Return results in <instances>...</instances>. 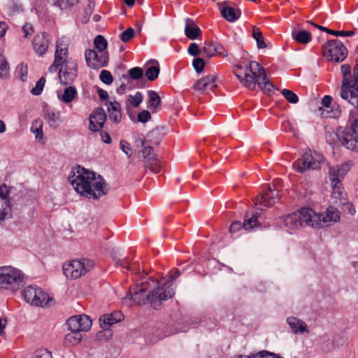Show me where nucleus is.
I'll use <instances>...</instances> for the list:
<instances>
[{"label": "nucleus", "instance_id": "23", "mask_svg": "<svg viewBox=\"0 0 358 358\" xmlns=\"http://www.w3.org/2000/svg\"><path fill=\"white\" fill-rule=\"evenodd\" d=\"M185 34L188 38L195 40L201 34V31L192 19L187 18L185 20Z\"/></svg>", "mask_w": 358, "mask_h": 358}, {"label": "nucleus", "instance_id": "2", "mask_svg": "<svg viewBox=\"0 0 358 358\" xmlns=\"http://www.w3.org/2000/svg\"><path fill=\"white\" fill-rule=\"evenodd\" d=\"M156 287H154L148 294H146L148 289V282L143 281L141 285H136L134 288L133 293H130L131 298L133 301L138 304H145L148 301L152 307L157 309L162 301L171 299L175 294V289L169 280L165 278L159 281L151 280Z\"/></svg>", "mask_w": 358, "mask_h": 358}, {"label": "nucleus", "instance_id": "21", "mask_svg": "<svg viewBox=\"0 0 358 358\" xmlns=\"http://www.w3.org/2000/svg\"><path fill=\"white\" fill-rule=\"evenodd\" d=\"M33 46L35 52L39 56H42L47 51L50 41L46 34L36 35L33 39Z\"/></svg>", "mask_w": 358, "mask_h": 358}, {"label": "nucleus", "instance_id": "60", "mask_svg": "<svg viewBox=\"0 0 358 358\" xmlns=\"http://www.w3.org/2000/svg\"><path fill=\"white\" fill-rule=\"evenodd\" d=\"M250 358H269L270 357H275L274 353L269 352L268 351H261L255 355H251L249 356Z\"/></svg>", "mask_w": 358, "mask_h": 358}, {"label": "nucleus", "instance_id": "42", "mask_svg": "<svg viewBox=\"0 0 358 358\" xmlns=\"http://www.w3.org/2000/svg\"><path fill=\"white\" fill-rule=\"evenodd\" d=\"M31 131L35 134L36 139L41 140L43 138L42 123L41 121H34L31 124Z\"/></svg>", "mask_w": 358, "mask_h": 358}, {"label": "nucleus", "instance_id": "14", "mask_svg": "<svg viewBox=\"0 0 358 358\" xmlns=\"http://www.w3.org/2000/svg\"><path fill=\"white\" fill-rule=\"evenodd\" d=\"M241 66L234 67V73L238 78L240 82L247 88L253 90L255 88L257 82L256 76L250 71V66L244 71Z\"/></svg>", "mask_w": 358, "mask_h": 358}, {"label": "nucleus", "instance_id": "16", "mask_svg": "<svg viewBox=\"0 0 358 358\" xmlns=\"http://www.w3.org/2000/svg\"><path fill=\"white\" fill-rule=\"evenodd\" d=\"M77 64L73 62H66L59 69V77L62 84L69 85L76 77Z\"/></svg>", "mask_w": 358, "mask_h": 358}, {"label": "nucleus", "instance_id": "59", "mask_svg": "<svg viewBox=\"0 0 358 358\" xmlns=\"http://www.w3.org/2000/svg\"><path fill=\"white\" fill-rule=\"evenodd\" d=\"M206 83H205V80H203V78H201L194 85V88L195 90L199 91V92H203L205 90H209L207 87Z\"/></svg>", "mask_w": 358, "mask_h": 358}, {"label": "nucleus", "instance_id": "4", "mask_svg": "<svg viewBox=\"0 0 358 358\" xmlns=\"http://www.w3.org/2000/svg\"><path fill=\"white\" fill-rule=\"evenodd\" d=\"M26 282L24 273L11 266H0V288L15 292Z\"/></svg>", "mask_w": 358, "mask_h": 358}, {"label": "nucleus", "instance_id": "43", "mask_svg": "<svg viewBox=\"0 0 358 358\" xmlns=\"http://www.w3.org/2000/svg\"><path fill=\"white\" fill-rule=\"evenodd\" d=\"M332 183V196L336 199H343L345 196V193L343 191V188L342 187L341 182H339L338 184L336 182Z\"/></svg>", "mask_w": 358, "mask_h": 358}, {"label": "nucleus", "instance_id": "37", "mask_svg": "<svg viewBox=\"0 0 358 358\" xmlns=\"http://www.w3.org/2000/svg\"><path fill=\"white\" fill-rule=\"evenodd\" d=\"M79 326L80 325V333L87 331L92 327V320L86 315H78Z\"/></svg>", "mask_w": 358, "mask_h": 358}, {"label": "nucleus", "instance_id": "31", "mask_svg": "<svg viewBox=\"0 0 358 358\" xmlns=\"http://www.w3.org/2000/svg\"><path fill=\"white\" fill-rule=\"evenodd\" d=\"M148 96L147 107L154 111L161 103L160 97L159 94L153 90H149L148 92Z\"/></svg>", "mask_w": 358, "mask_h": 358}, {"label": "nucleus", "instance_id": "11", "mask_svg": "<svg viewBox=\"0 0 358 358\" xmlns=\"http://www.w3.org/2000/svg\"><path fill=\"white\" fill-rule=\"evenodd\" d=\"M280 194L278 189L268 187L266 191L257 196L254 203L258 210H263L266 208L273 206L280 199Z\"/></svg>", "mask_w": 358, "mask_h": 358}, {"label": "nucleus", "instance_id": "47", "mask_svg": "<svg viewBox=\"0 0 358 358\" xmlns=\"http://www.w3.org/2000/svg\"><path fill=\"white\" fill-rule=\"evenodd\" d=\"M78 324V315L71 317L67 321V324L70 331L80 332V325L79 326Z\"/></svg>", "mask_w": 358, "mask_h": 358}, {"label": "nucleus", "instance_id": "13", "mask_svg": "<svg viewBox=\"0 0 358 358\" xmlns=\"http://www.w3.org/2000/svg\"><path fill=\"white\" fill-rule=\"evenodd\" d=\"M250 71L256 76L258 86L264 92H271L273 85L268 80L264 69L257 62L252 61L250 63Z\"/></svg>", "mask_w": 358, "mask_h": 358}, {"label": "nucleus", "instance_id": "5", "mask_svg": "<svg viewBox=\"0 0 358 358\" xmlns=\"http://www.w3.org/2000/svg\"><path fill=\"white\" fill-rule=\"evenodd\" d=\"M318 221L315 212L309 208H301L283 217L284 225L289 230L298 229L303 226L313 227L320 223Z\"/></svg>", "mask_w": 358, "mask_h": 358}, {"label": "nucleus", "instance_id": "45", "mask_svg": "<svg viewBox=\"0 0 358 358\" xmlns=\"http://www.w3.org/2000/svg\"><path fill=\"white\" fill-rule=\"evenodd\" d=\"M215 45L216 43H205L203 47V52L208 58H210L216 55Z\"/></svg>", "mask_w": 358, "mask_h": 358}, {"label": "nucleus", "instance_id": "12", "mask_svg": "<svg viewBox=\"0 0 358 358\" xmlns=\"http://www.w3.org/2000/svg\"><path fill=\"white\" fill-rule=\"evenodd\" d=\"M11 187L3 184L0 185V221L9 217L12 211V203L10 197Z\"/></svg>", "mask_w": 358, "mask_h": 358}, {"label": "nucleus", "instance_id": "46", "mask_svg": "<svg viewBox=\"0 0 358 358\" xmlns=\"http://www.w3.org/2000/svg\"><path fill=\"white\" fill-rule=\"evenodd\" d=\"M59 115L60 114L59 112L56 113L53 110H48L46 111L44 117L50 126H54L57 120L59 118Z\"/></svg>", "mask_w": 358, "mask_h": 358}, {"label": "nucleus", "instance_id": "52", "mask_svg": "<svg viewBox=\"0 0 358 358\" xmlns=\"http://www.w3.org/2000/svg\"><path fill=\"white\" fill-rule=\"evenodd\" d=\"M192 65L196 72L200 73L204 69L205 62L202 58L196 57L193 59Z\"/></svg>", "mask_w": 358, "mask_h": 358}, {"label": "nucleus", "instance_id": "61", "mask_svg": "<svg viewBox=\"0 0 358 358\" xmlns=\"http://www.w3.org/2000/svg\"><path fill=\"white\" fill-rule=\"evenodd\" d=\"M329 34L336 36H352L355 34L353 31H329Z\"/></svg>", "mask_w": 358, "mask_h": 358}, {"label": "nucleus", "instance_id": "48", "mask_svg": "<svg viewBox=\"0 0 358 358\" xmlns=\"http://www.w3.org/2000/svg\"><path fill=\"white\" fill-rule=\"evenodd\" d=\"M281 94L291 103H296L299 101L298 96L289 90L283 89Z\"/></svg>", "mask_w": 358, "mask_h": 358}, {"label": "nucleus", "instance_id": "30", "mask_svg": "<svg viewBox=\"0 0 358 358\" xmlns=\"http://www.w3.org/2000/svg\"><path fill=\"white\" fill-rule=\"evenodd\" d=\"M292 36L296 42L302 44H307L311 41V34L307 31H293Z\"/></svg>", "mask_w": 358, "mask_h": 358}, {"label": "nucleus", "instance_id": "22", "mask_svg": "<svg viewBox=\"0 0 358 358\" xmlns=\"http://www.w3.org/2000/svg\"><path fill=\"white\" fill-rule=\"evenodd\" d=\"M124 315L120 311H115L110 314H105L99 317L100 326L103 329H107L113 324L121 322Z\"/></svg>", "mask_w": 358, "mask_h": 358}, {"label": "nucleus", "instance_id": "3", "mask_svg": "<svg viewBox=\"0 0 358 358\" xmlns=\"http://www.w3.org/2000/svg\"><path fill=\"white\" fill-rule=\"evenodd\" d=\"M336 136L347 149L358 152V108L350 111L347 126L337 131Z\"/></svg>", "mask_w": 358, "mask_h": 358}, {"label": "nucleus", "instance_id": "25", "mask_svg": "<svg viewBox=\"0 0 358 358\" xmlns=\"http://www.w3.org/2000/svg\"><path fill=\"white\" fill-rule=\"evenodd\" d=\"M287 322L294 334L308 332L306 324L297 317H289L287 319Z\"/></svg>", "mask_w": 358, "mask_h": 358}, {"label": "nucleus", "instance_id": "9", "mask_svg": "<svg viewBox=\"0 0 358 358\" xmlns=\"http://www.w3.org/2000/svg\"><path fill=\"white\" fill-rule=\"evenodd\" d=\"M323 54L331 61L341 62L346 58L348 50L341 41L334 39L323 46Z\"/></svg>", "mask_w": 358, "mask_h": 358}, {"label": "nucleus", "instance_id": "24", "mask_svg": "<svg viewBox=\"0 0 358 358\" xmlns=\"http://www.w3.org/2000/svg\"><path fill=\"white\" fill-rule=\"evenodd\" d=\"M58 99L66 104L71 103L78 96V92L75 87L69 86L64 89V92L57 91Z\"/></svg>", "mask_w": 358, "mask_h": 358}, {"label": "nucleus", "instance_id": "33", "mask_svg": "<svg viewBox=\"0 0 358 358\" xmlns=\"http://www.w3.org/2000/svg\"><path fill=\"white\" fill-rule=\"evenodd\" d=\"M221 14L222 16L229 22H234L238 17L235 11V9L227 6H223L221 8Z\"/></svg>", "mask_w": 358, "mask_h": 358}, {"label": "nucleus", "instance_id": "27", "mask_svg": "<svg viewBox=\"0 0 358 358\" xmlns=\"http://www.w3.org/2000/svg\"><path fill=\"white\" fill-rule=\"evenodd\" d=\"M68 54V48L66 44H63V40L59 39L57 41L56 50L55 54V63L66 62Z\"/></svg>", "mask_w": 358, "mask_h": 358}, {"label": "nucleus", "instance_id": "55", "mask_svg": "<svg viewBox=\"0 0 358 358\" xmlns=\"http://www.w3.org/2000/svg\"><path fill=\"white\" fill-rule=\"evenodd\" d=\"M203 80H205V83H206V85L208 87L209 90H212L214 88L216 85L215 84L216 81V76L214 75H209L207 76H205L202 78Z\"/></svg>", "mask_w": 358, "mask_h": 358}, {"label": "nucleus", "instance_id": "36", "mask_svg": "<svg viewBox=\"0 0 358 358\" xmlns=\"http://www.w3.org/2000/svg\"><path fill=\"white\" fill-rule=\"evenodd\" d=\"M94 45L99 52H108L106 49L107 48V41L101 35H98L94 40Z\"/></svg>", "mask_w": 358, "mask_h": 358}, {"label": "nucleus", "instance_id": "8", "mask_svg": "<svg viewBox=\"0 0 358 358\" xmlns=\"http://www.w3.org/2000/svg\"><path fill=\"white\" fill-rule=\"evenodd\" d=\"M94 266V262L88 259L72 260L64 264L63 273L68 278L77 279L88 273Z\"/></svg>", "mask_w": 358, "mask_h": 358}, {"label": "nucleus", "instance_id": "10", "mask_svg": "<svg viewBox=\"0 0 358 358\" xmlns=\"http://www.w3.org/2000/svg\"><path fill=\"white\" fill-rule=\"evenodd\" d=\"M85 58L87 65L90 68L98 69L108 66L109 54L88 49L85 52Z\"/></svg>", "mask_w": 358, "mask_h": 358}, {"label": "nucleus", "instance_id": "20", "mask_svg": "<svg viewBox=\"0 0 358 358\" xmlns=\"http://www.w3.org/2000/svg\"><path fill=\"white\" fill-rule=\"evenodd\" d=\"M350 85H352V90H350L349 103L358 108V64L354 66Z\"/></svg>", "mask_w": 358, "mask_h": 358}, {"label": "nucleus", "instance_id": "35", "mask_svg": "<svg viewBox=\"0 0 358 358\" xmlns=\"http://www.w3.org/2000/svg\"><path fill=\"white\" fill-rule=\"evenodd\" d=\"M116 264L121 266L122 268H125L127 270L129 271H139L140 268L138 264H136V262H134L133 264L130 263V261L128 258H123V259H114Z\"/></svg>", "mask_w": 358, "mask_h": 358}, {"label": "nucleus", "instance_id": "57", "mask_svg": "<svg viewBox=\"0 0 358 358\" xmlns=\"http://www.w3.org/2000/svg\"><path fill=\"white\" fill-rule=\"evenodd\" d=\"M138 121L145 123L149 121L151 118V115L149 111L143 110L138 114Z\"/></svg>", "mask_w": 358, "mask_h": 358}, {"label": "nucleus", "instance_id": "28", "mask_svg": "<svg viewBox=\"0 0 358 358\" xmlns=\"http://www.w3.org/2000/svg\"><path fill=\"white\" fill-rule=\"evenodd\" d=\"M135 145L137 148H141L142 149L140 150L141 155L145 159H147L149 162V158L150 157H156L154 155L152 154V148L150 145H145V141L138 138L135 140Z\"/></svg>", "mask_w": 358, "mask_h": 358}, {"label": "nucleus", "instance_id": "26", "mask_svg": "<svg viewBox=\"0 0 358 358\" xmlns=\"http://www.w3.org/2000/svg\"><path fill=\"white\" fill-rule=\"evenodd\" d=\"M108 111L109 115V119L115 122L119 123L121 121V108L120 103L117 101L110 102L108 106Z\"/></svg>", "mask_w": 358, "mask_h": 358}, {"label": "nucleus", "instance_id": "40", "mask_svg": "<svg viewBox=\"0 0 358 358\" xmlns=\"http://www.w3.org/2000/svg\"><path fill=\"white\" fill-rule=\"evenodd\" d=\"M145 164V167L155 173H159L161 171V165L159 164V159L157 157L149 158V162Z\"/></svg>", "mask_w": 358, "mask_h": 358}, {"label": "nucleus", "instance_id": "29", "mask_svg": "<svg viewBox=\"0 0 358 358\" xmlns=\"http://www.w3.org/2000/svg\"><path fill=\"white\" fill-rule=\"evenodd\" d=\"M122 78L127 81V84H131L132 80H140L143 78V71L140 67H134L129 70L128 75H122Z\"/></svg>", "mask_w": 358, "mask_h": 358}, {"label": "nucleus", "instance_id": "38", "mask_svg": "<svg viewBox=\"0 0 358 358\" xmlns=\"http://www.w3.org/2000/svg\"><path fill=\"white\" fill-rule=\"evenodd\" d=\"M252 36L257 42L258 48H265L266 45L264 41L262 31L257 27H254L252 30Z\"/></svg>", "mask_w": 358, "mask_h": 358}, {"label": "nucleus", "instance_id": "50", "mask_svg": "<svg viewBox=\"0 0 358 358\" xmlns=\"http://www.w3.org/2000/svg\"><path fill=\"white\" fill-rule=\"evenodd\" d=\"M16 71L19 73L20 78L22 81H26L28 76V67L27 64H20L17 66Z\"/></svg>", "mask_w": 358, "mask_h": 358}, {"label": "nucleus", "instance_id": "63", "mask_svg": "<svg viewBox=\"0 0 358 358\" xmlns=\"http://www.w3.org/2000/svg\"><path fill=\"white\" fill-rule=\"evenodd\" d=\"M99 131V135L102 142L110 144L111 143V138L109 134L106 131H102V129H101Z\"/></svg>", "mask_w": 358, "mask_h": 358}, {"label": "nucleus", "instance_id": "39", "mask_svg": "<svg viewBox=\"0 0 358 358\" xmlns=\"http://www.w3.org/2000/svg\"><path fill=\"white\" fill-rule=\"evenodd\" d=\"M143 96L141 92H137L134 95L129 94L127 101L133 107L137 108L143 101Z\"/></svg>", "mask_w": 358, "mask_h": 358}, {"label": "nucleus", "instance_id": "17", "mask_svg": "<svg viewBox=\"0 0 358 358\" xmlns=\"http://www.w3.org/2000/svg\"><path fill=\"white\" fill-rule=\"evenodd\" d=\"M106 120V114L101 108H96L90 116L89 129L93 131H98L103 129Z\"/></svg>", "mask_w": 358, "mask_h": 358}, {"label": "nucleus", "instance_id": "1", "mask_svg": "<svg viewBox=\"0 0 358 358\" xmlns=\"http://www.w3.org/2000/svg\"><path fill=\"white\" fill-rule=\"evenodd\" d=\"M69 180L79 194L88 199H97L108 192L103 177L80 166L72 169Z\"/></svg>", "mask_w": 358, "mask_h": 358}, {"label": "nucleus", "instance_id": "54", "mask_svg": "<svg viewBox=\"0 0 358 358\" xmlns=\"http://www.w3.org/2000/svg\"><path fill=\"white\" fill-rule=\"evenodd\" d=\"M120 146L121 150L124 153H125L128 157H130L132 155L131 146L127 141L124 140H121L120 143Z\"/></svg>", "mask_w": 358, "mask_h": 358}, {"label": "nucleus", "instance_id": "58", "mask_svg": "<svg viewBox=\"0 0 358 358\" xmlns=\"http://www.w3.org/2000/svg\"><path fill=\"white\" fill-rule=\"evenodd\" d=\"M187 52L192 56L199 55L200 54L199 45L195 43H192L187 49Z\"/></svg>", "mask_w": 358, "mask_h": 358}, {"label": "nucleus", "instance_id": "32", "mask_svg": "<svg viewBox=\"0 0 358 358\" xmlns=\"http://www.w3.org/2000/svg\"><path fill=\"white\" fill-rule=\"evenodd\" d=\"M82 338L83 336L80 332L70 331L65 336L64 342L68 345H76L81 341Z\"/></svg>", "mask_w": 358, "mask_h": 358}, {"label": "nucleus", "instance_id": "62", "mask_svg": "<svg viewBox=\"0 0 358 358\" xmlns=\"http://www.w3.org/2000/svg\"><path fill=\"white\" fill-rule=\"evenodd\" d=\"M215 50H216V55L226 57L228 56V52L225 50L224 47L221 44L216 43L215 45Z\"/></svg>", "mask_w": 358, "mask_h": 358}, {"label": "nucleus", "instance_id": "6", "mask_svg": "<svg viewBox=\"0 0 358 358\" xmlns=\"http://www.w3.org/2000/svg\"><path fill=\"white\" fill-rule=\"evenodd\" d=\"M24 301L31 306L47 307L53 304V299L37 285H29L22 292Z\"/></svg>", "mask_w": 358, "mask_h": 358}, {"label": "nucleus", "instance_id": "18", "mask_svg": "<svg viewBox=\"0 0 358 358\" xmlns=\"http://www.w3.org/2000/svg\"><path fill=\"white\" fill-rule=\"evenodd\" d=\"M341 70L343 76L341 96L342 99L349 101L350 90H352V85H350L352 77L351 66L348 64H343L341 66Z\"/></svg>", "mask_w": 358, "mask_h": 358}, {"label": "nucleus", "instance_id": "7", "mask_svg": "<svg viewBox=\"0 0 358 358\" xmlns=\"http://www.w3.org/2000/svg\"><path fill=\"white\" fill-rule=\"evenodd\" d=\"M324 162V156L317 152L306 151L300 159L293 163L294 169L298 173H303L307 170L319 169Z\"/></svg>", "mask_w": 358, "mask_h": 358}, {"label": "nucleus", "instance_id": "49", "mask_svg": "<svg viewBox=\"0 0 358 358\" xmlns=\"http://www.w3.org/2000/svg\"><path fill=\"white\" fill-rule=\"evenodd\" d=\"M45 83V78L44 77H41L36 82L35 87H34L31 90V93L33 95H36V96L40 95L42 93V92H43Z\"/></svg>", "mask_w": 358, "mask_h": 358}, {"label": "nucleus", "instance_id": "41", "mask_svg": "<svg viewBox=\"0 0 358 358\" xmlns=\"http://www.w3.org/2000/svg\"><path fill=\"white\" fill-rule=\"evenodd\" d=\"M159 73V67L158 66H149L145 72V77L150 81L156 80Z\"/></svg>", "mask_w": 358, "mask_h": 358}, {"label": "nucleus", "instance_id": "53", "mask_svg": "<svg viewBox=\"0 0 358 358\" xmlns=\"http://www.w3.org/2000/svg\"><path fill=\"white\" fill-rule=\"evenodd\" d=\"M135 31L133 28L129 27L124 31L120 35V39L122 42H128L134 36Z\"/></svg>", "mask_w": 358, "mask_h": 358}, {"label": "nucleus", "instance_id": "44", "mask_svg": "<svg viewBox=\"0 0 358 358\" xmlns=\"http://www.w3.org/2000/svg\"><path fill=\"white\" fill-rule=\"evenodd\" d=\"M9 74V66L6 58L0 56V77L6 78Z\"/></svg>", "mask_w": 358, "mask_h": 358}, {"label": "nucleus", "instance_id": "15", "mask_svg": "<svg viewBox=\"0 0 358 358\" xmlns=\"http://www.w3.org/2000/svg\"><path fill=\"white\" fill-rule=\"evenodd\" d=\"M315 215L318 217L320 220L318 222L320 223L317 226H313V228L329 226L337 222L340 220V212L334 206L328 207L324 215L315 213Z\"/></svg>", "mask_w": 358, "mask_h": 358}, {"label": "nucleus", "instance_id": "51", "mask_svg": "<svg viewBox=\"0 0 358 358\" xmlns=\"http://www.w3.org/2000/svg\"><path fill=\"white\" fill-rule=\"evenodd\" d=\"M99 78L106 85H110L113 81V76L108 70H102L100 73Z\"/></svg>", "mask_w": 358, "mask_h": 358}, {"label": "nucleus", "instance_id": "56", "mask_svg": "<svg viewBox=\"0 0 358 358\" xmlns=\"http://www.w3.org/2000/svg\"><path fill=\"white\" fill-rule=\"evenodd\" d=\"M203 80H205V83H206V85L208 87L209 90H212L214 88L216 85L215 84L216 81V76L214 75H209L207 76H205L202 78Z\"/></svg>", "mask_w": 358, "mask_h": 358}, {"label": "nucleus", "instance_id": "34", "mask_svg": "<svg viewBox=\"0 0 358 358\" xmlns=\"http://www.w3.org/2000/svg\"><path fill=\"white\" fill-rule=\"evenodd\" d=\"M259 226L260 223L258 221L257 215H252L251 217H248V215H246L243 223V229L246 231H250Z\"/></svg>", "mask_w": 358, "mask_h": 358}, {"label": "nucleus", "instance_id": "19", "mask_svg": "<svg viewBox=\"0 0 358 358\" xmlns=\"http://www.w3.org/2000/svg\"><path fill=\"white\" fill-rule=\"evenodd\" d=\"M350 166L348 163H344L340 166H332L329 169V178L331 182L338 184L346 173L350 171Z\"/></svg>", "mask_w": 358, "mask_h": 358}, {"label": "nucleus", "instance_id": "64", "mask_svg": "<svg viewBox=\"0 0 358 358\" xmlns=\"http://www.w3.org/2000/svg\"><path fill=\"white\" fill-rule=\"evenodd\" d=\"M242 228H243V224L241 222L236 221V222H234L231 224L230 228H229V231L231 233H235Z\"/></svg>", "mask_w": 358, "mask_h": 358}]
</instances>
